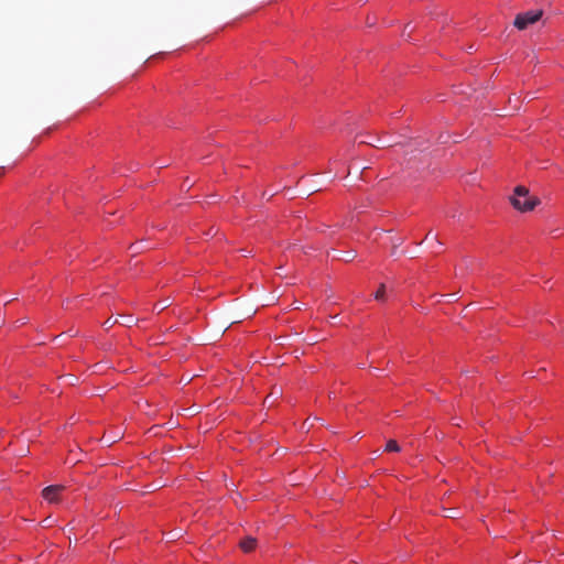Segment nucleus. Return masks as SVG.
Masks as SVG:
<instances>
[{
  "instance_id": "f257e3e1",
  "label": "nucleus",
  "mask_w": 564,
  "mask_h": 564,
  "mask_svg": "<svg viewBox=\"0 0 564 564\" xmlns=\"http://www.w3.org/2000/svg\"><path fill=\"white\" fill-rule=\"evenodd\" d=\"M510 202L512 206L521 213L531 212L541 203L536 196H531L529 189L521 185L514 188Z\"/></svg>"
},
{
  "instance_id": "f03ea898",
  "label": "nucleus",
  "mask_w": 564,
  "mask_h": 564,
  "mask_svg": "<svg viewBox=\"0 0 564 564\" xmlns=\"http://www.w3.org/2000/svg\"><path fill=\"white\" fill-rule=\"evenodd\" d=\"M543 15V10H530L516 15L513 25L522 31L529 25L536 23Z\"/></svg>"
},
{
  "instance_id": "7ed1b4c3",
  "label": "nucleus",
  "mask_w": 564,
  "mask_h": 564,
  "mask_svg": "<svg viewBox=\"0 0 564 564\" xmlns=\"http://www.w3.org/2000/svg\"><path fill=\"white\" fill-rule=\"evenodd\" d=\"M64 490L63 486L59 485H52L43 489L42 496L45 500L48 502H57L59 494Z\"/></svg>"
},
{
  "instance_id": "20e7f679",
  "label": "nucleus",
  "mask_w": 564,
  "mask_h": 564,
  "mask_svg": "<svg viewBox=\"0 0 564 564\" xmlns=\"http://www.w3.org/2000/svg\"><path fill=\"white\" fill-rule=\"evenodd\" d=\"M257 540L252 536H246L239 543V546L243 552H251L256 549Z\"/></svg>"
},
{
  "instance_id": "39448f33",
  "label": "nucleus",
  "mask_w": 564,
  "mask_h": 564,
  "mask_svg": "<svg viewBox=\"0 0 564 564\" xmlns=\"http://www.w3.org/2000/svg\"><path fill=\"white\" fill-rule=\"evenodd\" d=\"M444 517L455 519L459 516V511L456 508H444Z\"/></svg>"
},
{
  "instance_id": "423d86ee",
  "label": "nucleus",
  "mask_w": 564,
  "mask_h": 564,
  "mask_svg": "<svg viewBox=\"0 0 564 564\" xmlns=\"http://www.w3.org/2000/svg\"><path fill=\"white\" fill-rule=\"evenodd\" d=\"M387 452H400V446L398 445L397 441L389 440L386 444Z\"/></svg>"
},
{
  "instance_id": "0eeeda50",
  "label": "nucleus",
  "mask_w": 564,
  "mask_h": 564,
  "mask_svg": "<svg viewBox=\"0 0 564 564\" xmlns=\"http://www.w3.org/2000/svg\"><path fill=\"white\" fill-rule=\"evenodd\" d=\"M384 294H386V285H384V284H381V285L379 286V289L377 290V292L375 293V299H376L377 301H381V300H383Z\"/></svg>"
},
{
  "instance_id": "6e6552de",
  "label": "nucleus",
  "mask_w": 564,
  "mask_h": 564,
  "mask_svg": "<svg viewBox=\"0 0 564 564\" xmlns=\"http://www.w3.org/2000/svg\"><path fill=\"white\" fill-rule=\"evenodd\" d=\"M170 306V302L169 300H164L158 304L154 305V310H158L159 312L163 311L164 308L169 307Z\"/></svg>"
},
{
  "instance_id": "1a4fd4ad",
  "label": "nucleus",
  "mask_w": 564,
  "mask_h": 564,
  "mask_svg": "<svg viewBox=\"0 0 564 564\" xmlns=\"http://www.w3.org/2000/svg\"><path fill=\"white\" fill-rule=\"evenodd\" d=\"M355 258H356V252L351 250V251L345 252V254L341 259L346 262H349V261L354 260Z\"/></svg>"
},
{
  "instance_id": "9d476101",
  "label": "nucleus",
  "mask_w": 564,
  "mask_h": 564,
  "mask_svg": "<svg viewBox=\"0 0 564 564\" xmlns=\"http://www.w3.org/2000/svg\"><path fill=\"white\" fill-rule=\"evenodd\" d=\"M118 322L117 318H112V317H109L105 323H104V326L109 329L110 327H112L116 323Z\"/></svg>"
},
{
  "instance_id": "9b49d317",
  "label": "nucleus",
  "mask_w": 564,
  "mask_h": 564,
  "mask_svg": "<svg viewBox=\"0 0 564 564\" xmlns=\"http://www.w3.org/2000/svg\"><path fill=\"white\" fill-rule=\"evenodd\" d=\"M134 323V319L132 316H127L124 322L122 323L124 326L130 327Z\"/></svg>"
},
{
  "instance_id": "f8f14e48",
  "label": "nucleus",
  "mask_w": 564,
  "mask_h": 564,
  "mask_svg": "<svg viewBox=\"0 0 564 564\" xmlns=\"http://www.w3.org/2000/svg\"><path fill=\"white\" fill-rule=\"evenodd\" d=\"M105 444L107 445H110L112 444L116 440L113 437H109L107 435H104L102 440H101Z\"/></svg>"
},
{
  "instance_id": "ddd939ff",
  "label": "nucleus",
  "mask_w": 564,
  "mask_h": 564,
  "mask_svg": "<svg viewBox=\"0 0 564 564\" xmlns=\"http://www.w3.org/2000/svg\"><path fill=\"white\" fill-rule=\"evenodd\" d=\"M427 239H434V240H435V242H436L437 245H440V246L442 245V242H441V241H438L436 237L431 236V232H429V234L425 236V240H427Z\"/></svg>"
},
{
  "instance_id": "4468645a",
  "label": "nucleus",
  "mask_w": 564,
  "mask_h": 564,
  "mask_svg": "<svg viewBox=\"0 0 564 564\" xmlns=\"http://www.w3.org/2000/svg\"><path fill=\"white\" fill-rule=\"evenodd\" d=\"M378 148H387V147H391V144L389 143H386V142H381L379 145H377Z\"/></svg>"
},
{
  "instance_id": "2eb2a0df",
  "label": "nucleus",
  "mask_w": 564,
  "mask_h": 564,
  "mask_svg": "<svg viewBox=\"0 0 564 564\" xmlns=\"http://www.w3.org/2000/svg\"><path fill=\"white\" fill-rule=\"evenodd\" d=\"M401 243H402V239H398V241H394L393 242V249H395Z\"/></svg>"
},
{
  "instance_id": "dca6fc26",
  "label": "nucleus",
  "mask_w": 564,
  "mask_h": 564,
  "mask_svg": "<svg viewBox=\"0 0 564 564\" xmlns=\"http://www.w3.org/2000/svg\"><path fill=\"white\" fill-rule=\"evenodd\" d=\"M17 323H20L21 325L26 324V318L19 319Z\"/></svg>"
},
{
  "instance_id": "f3484780",
  "label": "nucleus",
  "mask_w": 564,
  "mask_h": 564,
  "mask_svg": "<svg viewBox=\"0 0 564 564\" xmlns=\"http://www.w3.org/2000/svg\"><path fill=\"white\" fill-rule=\"evenodd\" d=\"M110 437H113V438H116V437H120V434H119V433H117L116 435H115V434H111V436H110Z\"/></svg>"
}]
</instances>
